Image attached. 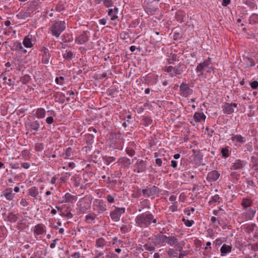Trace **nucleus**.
Wrapping results in <instances>:
<instances>
[{"mask_svg":"<svg viewBox=\"0 0 258 258\" xmlns=\"http://www.w3.org/2000/svg\"><path fill=\"white\" fill-rule=\"evenodd\" d=\"M135 221L136 225L141 228H149L151 225L155 227L159 224L158 218L149 211L138 215Z\"/></svg>","mask_w":258,"mask_h":258,"instance_id":"obj_1","label":"nucleus"},{"mask_svg":"<svg viewBox=\"0 0 258 258\" xmlns=\"http://www.w3.org/2000/svg\"><path fill=\"white\" fill-rule=\"evenodd\" d=\"M47 113L48 116L45 119V122L48 125H50L54 122V117L56 116V113L53 110H46L42 107L37 108L32 111L33 117L37 118L39 120L44 118Z\"/></svg>","mask_w":258,"mask_h":258,"instance_id":"obj_2","label":"nucleus"},{"mask_svg":"<svg viewBox=\"0 0 258 258\" xmlns=\"http://www.w3.org/2000/svg\"><path fill=\"white\" fill-rule=\"evenodd\" d=\"M186 69V65L183 62H179L175 66H169L165 68V72H167L170 77L180 76L182 74Z\"/></svg>","mask_w":258,"mask_h":258,"instance_id":"obj_3","label":"nucleus"},{"mask_svg":"<svg viewBox=\"0 0 258 258\" xmlns=\"http://www.w3.org/2000/svg\"><path fill=\"white\" fill-rule=\"evenodd\" d=\"M66 28V24L65 22L58 21L54 22L50 26L49 30L52 36L59 37Z\"/></svg>","mask_w":258,"mask_h":258,"instance_id":"obj_4","label":"nucleus"},{"mask_svg":"<svg viewBox=\"0 0 258 258\" xmlns=\"http://www.w3.org/2000/svg\"><path fill=\"white\" fill-rule=\"evenodd\" d=\"M43 125V121L38 119H34L32 120H29L27 122L25 123L26 129L30 132H37L39 131L41 125Z\"/></svg>","mask_w":258,"mask_h":258,"instance_id":"obj_5","label":"nucleus"},{"mask_svg":"<svg viewBox=\"0 0 258 258\" xmlns=\"http://www.w3.org/2000/svg\"><path fill=\"white\" fill-rule=\"evenodd\" d=\"M243 59L246 65V68L251 69L257 64L256 67L258 69V54L244 56Z\"/></svg>","mask_w":258,"mask_h":258,"instance_id":"obj_6","label":"nucleus"},{"mask_svg":"<svg viewBox=\"0 0 258 258\" xmlns=\"http://www.w3.org/2000/svg\"><path fill=\"white\" fill-rule=\"evenodd\" d=\"M91 208V203L81 199L77 203V210L78 214H84Z\"/></svg>","mask_w":258,"mask_h":258,"instance_id":"obj_7","label":"nucleus"},{"mask_svg":"<svg viewBox=\"0 0 258 258\" xmlns=\"http://www.w3.org/2000/svg\"><path fill=\"white\" fill-rule=\"evenodd\" d=\"M76 37L75 38V42L79 44H84L87 42L89 40L90 32L86 31H83L80 33L78 31L77 32Z\"/></svg>","mask_w":258,"mask_h":258,"instance_id":"obj_8","label":"nucleus"},{"mask_svg":"<svg viewBox=\"0 0 258 258\" xmlns=\"http://www.w3.org/2000/svg\"><path fill=\"white\" fill-rule=\"evenodd\" d=\"M93 209L96 211L98 214L103 213L107 210L106 204L102 200L96 199L93 202Z\"/></svg>","mask_w":258,"mask_h":258,"instance_id":"obj_9","label":"nucleus"},{"mask_svg":"<svg viewBox=\"0 0 258 258\" xmlns=\"http://www.w3.org/2000/svg\"><path fill=\"white\" fill-rule=\"evenodd\" d=\"M143 197L145 198H149L152 197L154 198V196L159 193L160 191L159 188L155 185H153L151 187L147 186L145 188L141 190Z\"/></svg>","mask_w":258,"mask_h":258,"instance_id":"obj_10","label":"nucleus"},{"mask_svg":"<svg viewBox=\"0 0 258 258\" xmlns=\"http://www.w3.org/2000/svg\"><path fill=\"white\" fill-rule=\"evenodd\" d=\"M125 212V208L115 207V209L110 212V216L112 221L114 222H118L120 220L121 215L124 214Z\"/></svg>","mask_w":258,"mask_h":258,"instance_id":"obj_11","label":"nucleus"},{"mask_svg":"<svg viewBox=\"0 0 258 258\" xmlns=\"http://www.w3.org/2000/svg\"><path fill=\"white\" fill-rule=\"evenodd\" d=\"M135 169L134 170L135 172L140 173L145 172L148 168L147 162L146 160L139 159L134 165Z\"/></svg>","mask_w":258,"mask_h":258,"instance_id":"obj_12","label":"nucleus"},{"mask_svg":"<svg viewBox=\"0 0 258 258\" xmlns=\"http://www.w3.org/2000/svg\"><path fill=\"white\" fill-rule=\"evenodd\" d=\"M192 93L193 90L185 82H182L179 86V94L181 96L187 97Z\"/></svg>","mask_w":258,"mask_h":258,"instance_id":"obj_13","label":"nucleus"},{"mask_svg":"<svg viewBox=\"0 0 258 258\" xmlns=\"http://www.w3.org/2000/svg\"><path fill=\"white\" fill-rule=\"evenodd\" d=\"M39 51L41 52V62L44 64H47L49 62L51 55L49 49L44 46L40 47Z\"/></svg>","mask_w":258,"mask_h":258,"instance_id":"obj_14","label":"nucleus"},{"mask_svg":"<svg viewBox=\"0 0 258 258\" xmlns=\"http://www.w3.org/2000/svg\"><path fill=\"white\" fill-rule=\"evenodd\" d=\"M237 107V104L235 103L224 102L222 106V111L224 114L229 115L234 112V108Z\"/></svg>","mask_w":258,"mask_h":258,"instance_id":"obj_15","label":"nucleus"},{"mask_svg":"<svg viewBox=\"0 0 258 258\" xmlns=\"http://www.w3.org/2000/svg\"><path fill=\"white\" fill-rule=\"evenodd\" d=\"M256 210L255 208H249L241 214V218L245 221L252 220L255 216Z\"/></svg>","mask_w":258,"mask_h":258,"instance_id":"obj_16","label":"nucleus"},{"mask_svg":"<svg viewBox=\"0 0 258 258\" xmlns=\"http://www.w3.org/2000/svg\"><path fill=\"white\" fill-rule=\"evenodd\" d=\"M246 162L244 160H241L240 159H236L235 162L232 164L230 167L231 170H242L245 167L246 165Z\"/></svg>","mask_w":258,"mask_h":258,"instance_id":"obj_17","label":"nucleus"},{"mask_svg":"<svg viewBox=\"0 0 258 258\" xmlns=\"http://www.w3.org/2000/svg\"><path fill=\"white\" fill-rule=\"evenodd\" d=\"M220 176V173L217 170L209 172L206 177V179L209 182L216 181Z\"/></svg>","mask_w":258,"mask_h":258,"instance_id":"obj_18","label":"nucleus"},{"mask_svg":"<svg viewBox=\"0 0 258 258\" xmlns=\"http://www.w3.org/2000/svg\"><path fill=\"white\" fill-rule=\"evenodd\" d=\"M63 201L61 202V203H72L73 204L75 203L77 200L78 198L77 196L71 195L69 192H67L63 197H62Z\"/></svg>","mask_w":258,"mask_h":258,"instance_id":"obj_19","label":"nucleus"},{"mask_svg":"<svg viewBox=\"0 0 258 258\" xmlns=\"http://www.w3.org/2000/svg\"><path fill=\"white\" fill-rule=\"evenodd\" d=\"M118 165L124 168H128L132 164L130 159L126 157L119 158L117 161Z\"/></svg>","mask_w":258,"mask_h":258,"instance_id":"obj_20","label":"nucleus"},{"mask_svg":"<svg viewBox=\"0 0 258 258\" xmlns=\"http://www.w3.org/2000/svg\"><path fill=\"white\" fill-rule=\"evenodd\" d=\"M45 232V226L42 223L38 224L34 227L33 232L37 235L43 234Z\"/></svg>","mask_w":258,"mask_h":258,"instance_id":"obj_21","label":"nucleus"},{"mask_svg":"<svg viewBox=\"0 0 258 258\" xmlns=\"http://www.w3.org/2000/svg\"><path fill=\"white\" fill-rule=\"evenodd\" d=\"M71 180L75 187H77L81 186V188H83L81 184L82 178L80 175L77 174H74L72 176Z\"/></svg>","mask_w":258,"mask_h":258,"instance_id":"obj_22","label":"nucleus"},{"mask_svg":"<svg viewBox=\"0 0 258 258\" xmlns=\"http://www.w3.org/2000/svg\"><path fill=\"white\" fill-rule=\"evenodd\" d=\"M231 140L232 142L235 143V145H236L237 143L242 144L246 142L245 138L242 136L241 135H233Z\"/></svg>","mask_w":258,"mask_h":258,"instance_id":"obj_23","label":"nucleus"},{"mask_svg":"<svg viewBox=\"0 0 258 258\" xmlns=\"http://www.w3.org/2000/svg\"><path fill=\"white\" fill-rule=\"evenodd\" d=\"M175 17L177 22L182 23L185 21L186 13L183 10H179L176 12Z\"/></svg>","mask_w":258,"mask_h":258,"instance_id":"obj_24","label":"nucleus"},{"mask_svg":"<svg viewBox=\"0 0 258 258\" xmlns=\"http://www.w3.org/2000/svg\"><path fill=\"white\" fill-rule=\"evenodd\" d=\"M206 116L203 112H196L193 116V119L196 122H204Z\"/></svg>","mask_w":258,"mask_h":258,"instance_id":"obj_25","label":"nucleus"},{"mask_svg":"<svg viewBox=\"0 0 258 258\" xmlns=\"http://www.w3.org/2000/svg\"><path fill=\"white\" fill-rule=\"evenodd\" d=\"M203 155L200 151L197 152L196 154H195L194 156V162L195 164L198 166H200L201 165L204 166V163H201V162L203 160Z\"/></svg>","mask_w":258,"mask_h":258,"instance_id":"obj_26","label":"nucleus"},{"mask_svg":"<svg viewBox=\"0 0 258 258\" xmlns=\"http://www.w3.org/2000/svg\"><path fill=\"white\" fill-rule=\"evenodd\" d=\"M23 44L26 48H32L34 45L32 36L28 35L25 37L23 41Z\"/></svg>","mask_w":258,"mask_h":258,"instance_id":"obj_27","label":"nucleus"},{"mask_svg":"<svg viewBox=\"0 0 258 258\" xmlns=\"http://www.w3.org/2000/svg\"><path fill=\"white\" fill-rule=\"evenodd\" d=\"M27 194L34 199H37L39 195L38 188L36 186H32L28 189Z\"/></svg>","mask_w":258,"mask_h":258,"instance_id":"obj_28","label":"nucleus"},{"mask_svg":"<svg viewBox=\"0 0 258 258\" xmlns=\"http://www.w3.org/2000/svg\"><path fill=\"white\" fill-rule=\"evenodd\" d=\"M222 199L219 197L218 195H215L213 196H212L210 200L209 201L208 204L209 205H214L219 204L221 202H222Z\"/></svg>","mask_w":258,"mask_h":258,"instance_id":"obj_29","label":"nucleus"},{"mask_svg":"<svg viewBox=\"0 0 258 258\" xmlns=\"http://www.w3.org/2000/svg\"><path fill=\"white\" fill-rule=\"evenodd\" d=\"M256 227L255 223H246L242 225L244 231L248 234L252 232Z\"/></svg>","mask_w":258,"mask_h":258,"instance_id":"obj_30","label":"nucleus"},{"mask_svg":"<svg viewBox=\"0 0 258 258\" xmlns=\"http://www.w3.org/2000/svg\"><path fill=\"white\" fill-rule=\"evenodd\" d=\"M53 97L55 98V102L63 104L65 102V95L61 92H57L54 94Z\"/></svg>","mask_w":258,"mask_h":258,"instance_id":"obj_31","label":"nucleus"},{"mask_svg":"<svg viewBox=\"0 0 258 258\" xmlns=\"http://www.w3.org/2000/svg\"><path fill=\"white\" fill-rule=\"evenodd\" d=\"M74 151L73 149L69 147L66 149L64 153L62 154L61 156L63 157L64 156L63 158L65 159H72L74 154Z\"/></svg>","mask_w":258,"mask_h":258,"instance_id":"obj_32","label":"nucleus"},{"mask_svg":"<svg viewBox=\"0 0 258 258\" xmlns=\"http://www.w3.org/2000/svg\"><path fill=\"white\" fill-rule=\"evenodd\" d=\"M166 243L168 244L170 246H173L175 245H177L178 243V239L176 236H166Z\"/></svg>","mask_w":258,"mask_h":258,"instance_id":"obj_33","label":"nucleus"},{"mask_svg":"<svg viewBox=\"0 0 258 258\" xmlns=\"http://www.w3.org/2000/svg\"><path fill=\"white\" fill-rule=\"evenodd\" d=\"M241 206L245 210L247 209L248 208H250V207L252 205V200L249 198H243L242 200Z\"/></svg>","mask_w":258,"mask_h":258,"instance_id":"obj_34","label":"nucleus"},{"mask_svg":"<svg viewBox=\"0 0 258 258\" xmlns=\"http://www.w3.org/2000/svg\"><path fill=\"white\" fill-rule=\"evenodd\" d=\"M232 250V246L231 245L224 244L221 247V255L225 256L227 253L230 252Z\"/></svg>","mask_w":258,"mask_h":258,"instance_id":"obj_35","label":"nucleus"},{"mask_svg":"<svg viewBox=\"0 0 258 258\" xmlns=\"http://www.w3.org/2000/svg\"><path fill=\"white\" fill-rule=\"evenodd\" d=\"M31 15L30 8H28L25 12H21L17 15L18 19H25L27 18L30 17Z\"/></svg>","mask_w":258,"mask_h":258,"instance_id":"obj_36","label":"nucleus"},{"mask_svg":"<svg viewBox=\"0 0 258 258\" xmlns=\"http://www.w3.org/2000/svg\"><path fill=\"white\" fill-rule=\"evenodd\" d=\"M62 57L66 60H70L75 57V54L71 50H66L62 54Z\"/></svg>","mask_w":258,"mask_h":258,"instance_id":"obj_37","label":"nucleus"},{"mask_svg":"<svg viewBox=\"0 0 258 258\" xmlns=\"http://www.w3.org/2000/svg\"><path fill=\"white\" fill-rule=\"evenodd\" d=\"M97 215L93 212H90L85 216V221L87 223H91L96 219Z\"/></svg>","mask_w":258,"mask_h":258,"instance_id":"obj_38","label":"nucleus"},{"mask_svg":"<svg viewBox=\"0 0 258 258\" xmlns=\"http://www.w3.org/2000/svg\"><path fill=\"white\" fill-rule=\"evenodd\" d=\"M5 192V197L7 200L11 201L14 198L15 195L13 193L12 188H6Z\"/></svg>","mask_w":258,"mask_h":258,"instance_id":"obj_39","label":"nucleus"},{"mask_svg":"<svg viewBox=\"0 0 258 258\" xmlns=\"http://www.w3.org/2000/svg\"><path fill=\"white\" fill-rule=\"evenodd\" d=\"M177 54L173 53H170L169 55L167 56V58L166 59V61L168 64H174V62L177 61Z\"/></svg>","mask_w":258,"mask_h":258,"instance_id":"obj_40","label":"nucleus"},{"mask_svg":"<svg viewBox=\"0 0 258 258\" xmlns=\"http://www.w3.org/2000/svg\"><path fill=\"white\" fill-rule=\"evenodd\" d=\"M158 244L160 246L165 245L166 244V235L162 234H157Z\"/></svg>","mask_w":258,"mask_h":258,"instance_id":"obj_41","label":"nucleus"},{"mask_svg":"<svg viewBox=\"0 0 258 258\" xmlns=\"http://www.w3.org/2000/svg\"><path fill=\"white\" fill-rule=\"evenodd\" d=\"M102 159L104 163L107 165H108L114 162L115 161L116 158L113 156L105 155L102 157Z\"/></svg>","mask_w":258,"mask_h":258,"instance_id":"obj_42","label":"nucleus"},{"mask_svg":"<svg viewBox=\"0 0 258 258\" xmlns=\"http://www.w3.org/2000/svg\"><path fill=\"white\" fill-rule=\"evenodd\" d=\"M229 149L230 148L229 146H226L225 147L221 149V153L224 158H227L230 156L231 151L229 150Z\"/></svg>","mask_w":258,"mask_h":258,"instance_id":"obj_43","label":"nucleus"},{"mask_svg":"<svg viewBox=\"0 0 258 258\" xmlns=\"http://www.w3.org/2000/svg\"><path fill=\"white\" fill-rule=\"evenodd\" d=\"M249 23L254 25L258 23V14L253 13L249 18Z\"/></svg>","mask_w":258,"mask_h":258,"instance_id":"obj_44","label":"nucleus"},{"mask_svg":"<svg viewBox=\"0 0 258 258\" xmlns=\"http://www.w3.org/2000/svg\"><path fill=\"white\" fill-rule=\"evenodd\" d=\"M142 207L139 209L138 211L141 212L144 208H150V203L148 199H144L140 202Z\"/></svg>","mask_w":258,"mask_h":258,"instance_id":"obj_45","label":"nucleus"},{"mask_svg":"<svg viewBox=\"0 0 258 258\" xmlns=\"http://www.w3.org/2000/svg\"><path fill=\"white\" fill-rule=\"evenodd\" d=\"M105 244V240L103 238L101 237L96 240L95 246L97 248H103Z\"/></svg>","mask_w":258,"mask_h":258,"instance_id":"obj_46","label":"nucleus"},{"mask_svg":"<svg viewBox=\"0 0 258 258\" xmlns=\"http://www.w3.org/2000/svg\"><path fill=\"white\" fill-rule=\"evenodd\" d=\"M94 135L91 134H87L86 135V143L88 146H91L94 143Z\"/></svg>","mask_w":258,"mask_h":258,"instance_id":"obj_47","label":"nucleus"},{"mask_svg":"<svg viewBox=\"0 0 258 258\" xmlns=\"http://www.w3.org/2000/svg\"><path fill=\"white\" fill-rule=\"evenodd\" d=\"M166 252H167V255L169 257H178V253L177 251V250H176V249H174L173 248H169L166 251Z\"/></svg>","mask_w":258,"mask_h":258,"instance_id":"obj_48","label":"nucleus"},{"mask_svg":"<svg viewBox=\"0 0 258 258\" xmlns=\"http://www.w3.org/2000/svg\"><path fill=\"white\" fill-rule=\"evenodd\" d=\"M143 125L145 126H148L151 125L153 122V119L151 117L149 116H146L144 117L143 119Z\"/></svg>","mask_w":258,"mask_h":258,"instance_id":"obj_49","label":"nucleus"},{"mask_svg":"<svg viewBox=\"0 0 258 258\" xmlns=\"http://www.w3.org/2000/svg\"><path fill=\"white\" fill-rule=\"evenodd\" d=\"M244 4L250 9H257V6L254 0H246Z\"/></svg>","mask_w":258,"mask_h":258,"instance_id":"obj_50","label":"nucleus"},{"mask_svg":"<svg viewBox=\"0 0 258 258\" xmlns=\"http://www.w3.org/2000/svg\"><path fill=\"white\" fill-rule=\"evenodd\" d=\"M8 219L9 222L11 223H15L17 221L18 217L17 216V215L15 214L13 212H11L9 213V215L8 216Z\"/></svg>","mask_w":258,"mask_h":258,"instance_id":"obj_51","label":"nucleus"},{"mask_svg":"<svg viewBox=\"0 0 258 258\" xmlns=\"http://www.w3.org/2000/svg\"><path fill=\"white\" fill-rule=\"evenodd\" d=\"M60 215L62 217H66L68 219H71L73 216V214L71 213L69 209L62 210Z\"/></svg>","mask_w":258,"mask_h":258,"instance_id":"obj_52","label":"nucleus"},{"mask_svg":"<svg viewBox=\"0 0 258 258\" xmlns=\"http://www.w3.org/2000/svg\"><path fill=\"white\" fill-rule=\"evenodd\" d=\"M108 15L110 17V20L111 21H115V20H117V21H119V19H118V17L115 15L114 12H113V11L112 10V9H109L108 11Z\"/></svg>","mask_w":258,"mask_h":258,"instance_id":"obj_53","label":"nucleus"},{"mask_svg":"<svg viewBox=\"0 0 258 258\" xmlns=\"http://www.w3.org/2000/svg\"><path fill=\"white\" fill-rule=\"evenodd\" d=\"M65 10L66 7L61 2H59L56 6L55 11L60 13Z\"/></svg>","mask_w":258,"mask_h":258,"instance_id":"obj_54","label":"nucleus"},{"mask_svg":"<svg viewBox=\"0 0 258 258\" xmlns=\"http://www.w3.org/2000/svg\"><path fill=\"white\" fill-rule=\"evenodd\" d=\"M205 68L203 67V65L200 63L196 68V72L197 73H198V76H200L204 74V72L205 70Z\"/></svg>","mask_w":258,"mask_h":258,"instance_id":"obj_55","label":"nucleus"},{"mask_svg":"<svg viewBox=\"0 0 258 258\" xmlns=\"http://www.w3.org/2000/svg\"><path fill=\"white\" fill-rule=\"evenodd\" d=\"M31 80V77L28 75H25L21 78V82L23 84H27Z\"/></svg>","mask_w":258,"mask_h":258,"instance_id":"obj_56","label":"nucleus"},{"mask_svg":"<svg viewBox=\"0 0 258 258\" xmlns=\"http://www.w3.org/2000/svg\"><path fill=\"white\" fill-rule=\"evenodd\" d=\"M182 221L184 223V224L187 227H191L195 223V222L194 220H187V219H185L184 218H183L182 219Z\"/></svg>","mask_w":258,"mask_h":258,"instance_id":"obj_57","label":"nucleus"},{"mask_svg":"<svg viewBox=\"0 0 258 258\" xmlns=\"http://www.w3.org/2000/svg\"><path fill=\"white\" fill-rule=\"evenodd\" d=\"M155 246L152 245L151 243H147L144 245L145 249L149 251H153L155 250Z\"/></svg>","mask_w":258,"mask_h":258,"instance_id":"obj_58","label":"nucleus"},{"mask_svg":"<svg viewBox=\"0 0 258 258\" xmlns=\"http://www.w3.org/2000/svg\"><path fill=\"white\" fill-rule=\"evenodd\" d=\"M149 240H151V242L154 246H157L158 244V236L157 234L154 235L152 237L149 238Z\"/></svg>","mask_w":258,"mask_h":258,"instance_id":"obj_59","label":"nucleus"},{"mask_svg":"<svg viewBox=\"0 0 258 258\" xmlns=\"http://www.w3.org/2000/svg\"><path fill=\"white\" fill-rule=\"evenodd\" d=\"M230 176L233 180H235L237 181L238 180H239L240 178V174L238 173L237 172L233 171L230 173Z\"/></svg>","mask_w":258,"mask_h":258,"instance_id":"obj_60","label":"nucleus"},{"mask_svg":"<svg viewBox=\"0 0 258 258\" xmlns=\"http://www.w3.org/2000/svg\"><path fill=\"white\" fill-rule=\"evenodd\" d=\"M131 229L129 225H123L120 227V231L122 234H125L130 231Z\"/></svg>","mask_w":258,"mask_h":258,"instance_id":"obj_61","label":"nucleus"},{"mask_svg":"<svg viewBox=\"0 0 258 258\" xmlns=\"http://www.w3.org/2000/svg\"><path fill=\"white\" fill-rule=\"evenodd\" d=\"M43 144L42 143H36L35 144V150L37 152H41L44 149Z\"/></svg>","mask_w":258,"mask_h":258,"instance_id":"obj_62","label":"nucleus"},{"mask_svg":"<svg viewBox=\"0 0 258 258\" xmlns=\"http://www.w3.org/2000/svg\"><path fill=\"white\" fill-rule=\"evenodd\" d=\"M251 161L253 164V168H254V169H256V168H257L258 166V158L252 156L251 157Z\"/></svg>","mask_w":258,"mask_h":258,"instance_id":"obj_63","label":"nucleus"},{"mask_svg":"<svg viewBox=\"0 0 258 258\" xmlns=\"http://www.w3.org/2000/svg\"><path fill=\"white\" fill-rule=\"evenodd\" d=\"M22 44V43L19 41H16L14 43L13 46L11 47V50L13 51H18V49L20 46V45Z\"/></svg>","mask_w":258,"mask_h":258,"instance_id":"obj_64","label":"nucleus"}]
</instances>
